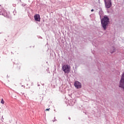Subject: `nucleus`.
<instances>
[{
  "label": "nucleus",
  "instance_id": "nucleus-1",
  "mask_svg": "<svg viewBox=\"0 0 124 124\" xmlns=\"http://www.w3.org/2000/svg\"><path fill=\"white\" fill-rule=\"evenodd\" d=\"M103 14V11H102V9H100L99 15L101 19V24L104 31H106V29H107V27H108V24L109 23V17H108L107 16H105L104 17L101 19V16H102Z\"/></svg>",
  "mask_w": 124,
  "mask_h": 124
},
{
  "label": "nucleus",
  "instance_id": "nucleus-2",
  "mask_svg": "<svg viewBox=\"0 0 124 124\" xmlns=\"http://www.w3.org/2000/svg\"><path fill=\"white\" fill-rule=\"evenodd\" d=\"M62 69L65 73H69L70 72V66L68 65H64L62 67Z\"/></svg>",
  "mask_w": 124,
  "mask_h": 124
},
{
  "label": "nucleus",
  "instance_id": "nucleus-3",
  "mask_svg": "<svg viewBox=\"0 0 124 124\" xmlns=\"http://www.w3.org/2000/svg\"><path fill=\"white\" fill-rule=\"evenodd\" d=\"M106 8H110L112 6V1L111 0H104Z\"/></svg>",
  "mask_w": 124,
  "mask_h": 124
},
{
  "label": "nucleus",
  "instance_id": "nucleus-4",
  "mask_svg": "<svg viewBox=\"0 0 124 124\" xmlns=\"http://www.w3.org/2000/svg\"><path fill=\"white\" fill-rule=\"evenodd\" d=\"M34 18L36 22H40V16L38 14L34 16Z\"/></svg>",
  "mask_w": 124,
  "mask_h": 124
},
{
  "label": "nucleus",
  "instance_id": "nucleus-5",
  "mask_svg": "<svg viewBox=\"0 0 124 124\" xmlns=\"http://www.w3.org/2000/svg\"><path fill=\"white\" fill-rule=\"evenodd\" d=\"M0 15H3V16H5L6 15V11L4 9H2L1 11L0 12Z\"/></svg>",
  "mask_w": 124,
  "mask_h": 124
},
{
  "label": "nucleus",
  "instance_id": "nucleus-6",
  "mask_svg": "<svg viewBox=\"0 0 124 124\" xmlns=\"http://www.w3.org/2000/svg\"><path fill=\"white\" fill-rule=\"evenodd\" d=\"M116 51V48L114 47H112L110 50V52L111 53V54H113V53H114V52Z\"/></svg>",
  "mask_w": 124,
  "mask_h": 124
},
{
  "label": "nucleus",
  "instance_id": "nucleus-7",
  "mask_svg": "<svg viewBox=\"0 0 124 124\" xmlns=\"http://www.w3.org/2000/svg\"><path fill=\"white\" fill-rule=\"evenodd\" d=\"M74 86L76 88L78 89V81H76L74 83Z\"/></svg>",
  "mask_w": 124,
  "mask_h": 124
},
{
  "label": "nucleus",
  "instance_id": "nucleus-8",
  "mask_svg": "<svg viewBox=\"0 0 124 124\" xmlns=\"http://www.w3.org/2000/svg\"><path fill=\"white\" fill-rule=\"evenodd\" d=\"M82 88V84L79 82H78V89H81Z\"/></svg>",
  "mask_w": 124,
  "mask_h": 124
},
{
  "label": "nucleus",
  "instance_id": "nucleus-9",
  "mask_svg": "<svg viewBox=\"0 0 124 124\" xmlns=\"http://www.w3.org/2000/svg\"><path fill=\"white\" fill-rule=\"evenodd\" d=\"M0 103H1V104H4V101L3 100V99H1Z\"/></svg>",
  "mask_w": 124,
  "mask_h": 124
},
{
  "label": "nucleus",
  "instance_id": "nucleus-10",
  "mask_svg": "<svg viewBox=\"0 0 124 124\" xmlns=\"http://www.w3.org/2000/svg\"><path fill=\"white\" fill-rule=\"evenodd\" d=\"M46 111H50V108H46Z\"/></svg>",
  "mask_w": 124,
  "mask_h": 124
},
{
  "label": "nucleus",
  "instance_id": "nucleus-11",
  "mask_svg": "<svg viewBox=\"0 0 124 124\" xmlns=\"http://www.w3.org/2000/svg\"><path fill=\"white\" fill-rule=\"evenodd\" d=\"M91 11H92V12H93V11H94V9H92Z\"/></svg>",
  "mask_w": 124,
  "mask_h": 124
}]
</instances>
